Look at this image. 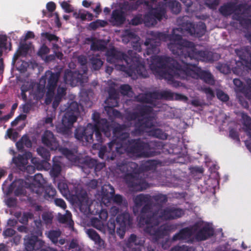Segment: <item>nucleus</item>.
Listing matches in <instances>:
<instances>
[{
    "instance_id": "55",
    "label": "nucleus",
    "mask_w": 251,
    "mask_h": 251,
    "mask_svg": "<svg viewBox=\"0 0 251 251\" xmlns=\"http://www.w3.org/2000/svg\"><path fill=\"white\" fill-rule=\"evenodd\" d=\"M93 133H95L96 140L97 141L98 144H101L103 142L102 135L101 132H103V130L100 127L98 128H93Z\"/></svg>"
},
{
    "instance_id": "51",
    "label": "nucleus",
    "mask_w": 251,
    "mask_h": 251,
    "mask_svg": "<svg viewBox=\"0 0 251 251\" xmlns=\"http://www.w3.org/2000/svg\"><path fill=\"white\" fill-rule=\"evenodd\" d=\"M91 224L94 227L100 231L103 230L104 228V222L97 218H94L91 219Z\"/></svg>"
},
{
    "instance_id": "4",
    "label": "nucleus",
    "mask_w": 251,
    "mask_h": 251,
    "mask_svg": "<svg viewBox=\"0 0 251 251\" xmlns=\"http://www.w3.org/2000/svg\"><path fill=\"white\" fill-rule=\"evenodd\" d=\"M149 67L153 73L174 83L175 77L180 78L184 63L181 64L169 56L152 55Z\"/></svg>"
},
{
    "instance_id": "14",
    "label": "nucleus",
    "mask_w": 251,
    "mask_h": 251,
    "mask_svg": "<svg viewBox=\"0 0 251 251\" xmlns=\"http://www.w3.org/2000/svg\"><path fill=\"white\" fill-rule=\"evenodd\" d=\"M125 126L124 125L119 124H113L108 122L104 129L103 132L105 136L107 137H110L112 131L113 137H115L118 141L124 140L129 138V134L127 132H123Z\"/></svg>"
},
{
    "instance_id": "48",
    "label": "nucleus",
    "mask_w": 251,
    "mask_h": 251,
    "mask_svg": "<svg viewBox=\"0 0 251 251\" xmlns=\"http://www.w3.org/2000/svg\"><path fill=\"white\" fill-rule=\"evenodd\" d=\"M57 150L70 160H73L75 157V155L71 150L68 149L67 148L60 147L59 146Z\"/></svg>"
},
{
    "instance_id": "57",
    "label": "nucleus",
    "mask_w": 251,
    "mask_h": 251,
    "mask_svg": "<svg viewBox=\"0 0 251 251\" xmlns=\"http://www.w3.org/2000/svg\"><path fill=\"white\" fill-rule=\"evenodd\" d=\"M152 111V107L147 105H143L139 109V112L142 116L151 113Z\"/></svg>"
},
{
    "instance_id": "35",
    "label": "nucleus",
    "mask_w": 251,
    "mask_h": 251,
    "mask_svg": "<svg viewBox=\"0 0 251 251\" xmlns=\"http://www.w3.org/2000/svg\"><path fill=\"white\" fill-rule=\"evenodd\" d=\"M79 113V107L78 103L75 101L72 102L66 109L64 115L68 114V116H73L75 118V121L77 119V115Z\"/></svg>"
},
{
    "instance_id": "44",
    "label": "nucleus",
    "mask_w": 251,
    "mask_h": 251,
    "mask_svg": "<svg viewBox=\"0 0 251 251\" xmlns=\"http://www.w3.org/2000/svg\"><path fill=\"white\" fill-rule=\"evenodd\" d=\"M137 236L134 234L130 235L128 239L127 243V247L125 249V251H131L132 250V248H134L136 246H140L139 244H137Z\"/></svg>"
},
{
    "instance_id": "43",
    "label": "nucleus",
    "mask_w": 251,
    "mask_h": 251,
    "mask_svg": "<svg viewBox=\"0 0 251 251\" xmlns=\"http://www.w3.org/2000/svg\"><path fill=\"white\" fill-rule=\"evenodd\" d=\"M38 154L42 157L43 160L47 162L50 160V154L49 151L43 147H39L37 149Z\"/></svg>"
},
{
    "instance_id": "38",
    "label": "nucleus",
    "mask_w": 251,
    "mask_h": 251,
    "mask_svg": "<svg viewBox=\"0 0 251 251\" xmlns=\"http://www.w3.org/2000/svg\"><path fill=\"white\" fill-rule=\"evenodd\" d=\"M107 48V43L103 40H98L92 43L90 49L93 51H104Z\"/></svg>"
},
{
    "instance_id": "26",
    "label": "nucleus",
    "mask_w": 251,
    "mask_h": 251,
    "mask_svg": "<svg viewBox=\"0 0 251 251\" xmlns=\"http://www.w3.org/2000/svg\"><path fill=\"white\" fill-rule=\"evenodd\" d=\"M195 238L199 241H204L212 237L214 233L213 228L208 225L205 226L200 230H197Z\"/></svg>"
},
{
    "instance_id": "59",
    "label": "nucleus",
    "mask_w": 251,
    "mask_h": 251,
    "mask_svg": "<svg viewBox=\"0 0 251 251\" xmlns=\"http://www.w3.org/2000/svg\"><path fill=\"white\" fill-rule=\"evenodd\" d=\"M108 97L107 100L108 101L112 99H119V94L117 90L113 87H110L108 90Z\"/></svg>"
},
{
    "instance_id": "11",
    "label": "nucleus",
    "mask_w": 251,
    "mask_h": 251,
    "mask_svg": "<svg viewBox=\"0 0 251 251\" xmlns=\"http://www.w3.org/2000/svg\"><path fill=\"white\" fill-rule=\"evenodd\" d=\"M60 77V72L54 73L50 70L46 71L41 78L46 81L47 92L45 102L47 105L51 103L52 101L54 91L57 87L58 81Z\"/></svg>"
},
{
    "instance_id": "24",
    "label": "nucleus",
    "mask_w": 251,
    "mask_h": 251,
    "mask_svg": "<svg viewBox=\"0 0 251 251\" xmlns=\"http://www.w3.org/2000/svg\"><path fill=\"white\" fill-rule=\"evenodd\" d=\"M233 82L237 90L243 93L248 99L251 100V78L246 80L247 85H244L243 82L239 78L234 79Z\"/></svg>"
},
{
    "instance_id": "40",
    "label": "nucleus",
    "mask_w": 251,
    "mask_h": 251,
    "mask_svg": "<svg viewBox=\"0 0 251 251\" xmlns=\"http://www.w3.org/2000/svg\"><path fill=\"white\" fill-rule=\"evenodd\" d=\"M237 55L240 59L246 62L251 60V52L247 48L241 49L240 50H236Z\"/></svg>"
},
{
    "instance_id": "7",
    "label": "nucleus",
    "mask_w": 251,
    "mask_h": 251,
    "mask_svg": "<svg viewBox=\"0 0 251 251\" xmlns=\"http://www.w3.org/2000/svg\"><path fill=\"white\" fill-rule=\"evenodd\" d=\"M184 67L180 79H189L190 78L201 79L209 84H213L214 79L212 74L208 71L196 68L197 64L193 62H184Z\"/></svg>"
},
{
    "instance_id": "50",
    "label": "nucleus",
    "mask_w": 251,
    "mask_h": 251,
    "mask_svg": "<svg viewBox=\"0 0 251 251\" xmlns=\"http://www.w3.org/2000/svg\"><path fill=\"white\" fill-rule=\"evenodd\" d=\"M46 88V81L44 78H40L37 85L36 93L40 97H43L45 94Z\"/></svg>"
},
{
    "instance_id": "33",
    "label": "nucleus",
    "mask_w": 251,
    "mask_h": 251,
    "mask_svg": "<svg viewBox=\"0 0 251 251\" xmlns=\"http://www.w3.org/2000/svg\"><path fill=\"white\" fill-rule=\"evenodd\" d=\"M12 162L16 167L21 171L25 169V166L28 163L27 158L21 154H18L17 156L13 157Z\"/></svg>"
},
{
    "instance_id": "56",
    "label": "nucleus",
    "mask_w": 251,
    "mask_h": 251,
    "mask_svg": "<svg viewBox=\"0 0 251 251\" xmlns=\"http://www.w3.org/2000/svg\"><path fill=\"white\" fill-rule=\"evenodd\" d=\"M120 92L124 96H129L132 93V88L129 84H123L120 87Z\"/></svg>"
},
{
    "instance_id": "15",
    "label": "nucleus",
    "mask_w": 251,
    "mask_h": 251,
    "mask_svg": "<svg viewBox=\"0 0 251 251\" xmlns=\"http://www.w3.org/2000/svg\"><path fill=\"white\" fill-rule=\"evenodd\" d=\"M185 62H189V61L194 60L197 63L199 60L206 62H212L214 61L213 53L212 52L208 51L198 50L196 48L194 43L193 47L190 50L186 59H184Z\"/></svg>"
},
{
    "instance_id": "37",
    "label": "nucleus",
    "mask_w": 251,
    "mask_h": 251,
    "mask_svg": "<svg viewBox=\"0 0 251 251\" xmlns=\"http://www.w3.org/2000/svg\"><path fill=\"white\" fill-rule=\"evenodd\" d=\"M155 93L156 94L155 96V100H174V93L170 91L164 90L161 91H154Z\"/></svg>"
},
{
    "instance_id": "9",
    "label": "nucleus",
    "mask_w": 251,
    "mask_h": 251,
    "mask_svg": "<svg viewBox=\"0 0 251 251\" xmlns=\"http://www.w3.org/2000/svg\"><path fill=\"white\" fill-rule=\"evenodd\" d=\"M126 139L124 140H113L108 144V147L102 146L99 152V156L101 159L107 161L113 160L116 158L117 155H121L125 152L127 153Z\"/></svg>"
},
{
    "instance_id": "8",
    "label": "nucleus",
    "mask_w": 251,
    "mask_h": 251,
    "mask_svg": "<svg viewBox=\"0 0 251 251\" xmlns=\"http://www.w3.org/2000/svg\"><path fill=\"white\" fill-rule=\"evenodd\" d=\"M142 0V4L148 10V12L145 15V23L148 25H154L157 21H160L166 13L165 5L162 2H158L155 7H153L154 0L151 1Z\"/></svg>"
},
{
    "instance_id": "6",
    "label": "nucleus",
    "mask_w": 251,
    "mask_h": 251,
    "mask_svg": "<svg viewBox=\"0 0 251 251\" xmlns=\"http://www.w3.org/2000/svg\"><path fill=\"white\" fill-rule=\"evenodd\" d=\"M126 149L128 155L137 158L151 157L160 154L149 143L141 138L126 139Z\"/></svg>"
},
{
    "instance_id": "20",
    "label": "nucleus",
    "mask_w": 251,
    "mask_h": 251,
    "mask_svg": "<svg viewBox=\"0 0 251 251\" xmlns=\"http://www.w3.org/2000/svg\"><path fill=\"white\" fill-rule=\"evenodd\" d=\"M184 214L183 210L179 208L167 207L161 210L157 217L158 220H170L181 217ZM160 221V220H159Z\"/></svg>"
},
{
    "instance_id": "12",
    "label": "nucleus",
    "mask_w": 251,
    "mask_h": 251,
    "mask_svg": "<svg viewBox=\"0 0 251 251\" xmlns=\"http://www.w3.org/2000/svg\"><path fill=\"white\" fill-rule=\"evenodd\" d=\"M138 218L140 226H146L144 228L145 232L151 236L155 241H157L159 239L163 238L170 230V226L167 224H163L158 226L160 223L157 225H155L152 222L147 224L142 223L140 221V215H139Z\"/></svg>"
},
{
    "instance_id": "3",
    "label": "nucleus",
    "mask_w": 251,
    "mask_h": 251,
    "mask_svg": "<svg viewBox=\"0 0 251 251\" xmlns=\"http://www.w3.org/2000/svg\"><path fill=\"white\" fill-rule=\"evenodd\" d=\"M153 201L159 205H162L167 201L168 198L165 195L162 194L152 196L150 194H140L134 198L133 212L134 214L136 213V210L138 211V209L143 206L139 213L141 223L147 224L152 222L155 225L160 223L157 217V211H152L153 206Z\"/></svg>"
},
{
    "instance_id": "42",
    "label": "nucleus",
    "mask_w": 251,
    "mask_h": 251,
    "mask_svg": "<svg viewBox=\"0 0 251 251\" xmlns=\"http://www.w3.org/2000/svg\"><path fill=\"white\" fill-rule=\"evenodd\" d=\"M53 165L51 169L50 170V175L51 176L55 178L59 176L61 172V166L60 162L59 161H56L55 158L53 159Z\"/></svg>"
},
{
    "instance_id": "21",
    "label": "nucleus",
    "mask_w": 251,
    "mask_h": 251,
    "mask_svg": "<svg viewBox=\"0 0 251 251\" xmlns=\"http://www.w3.org/2000/svg\"><path fill=\"white\" fill-rule=\"evenodd\" d=\"M75 118L73 116H68V114L64 115L62 119V123L56 126L57 132L64 135L68 136L71 133V129L75 123Z\"/></svg>"
},
{
    "instance_id": "41",
    "label": "nucleus",
    "mask_w": 251,
    "mask_h": 251,
    "mask_svg": "<svg viewBox=\"0 0 251 251\" xmlns=\"http://www.w3.org/2000/svg\"><path fill=\"white\" fill-rule=\"evenodd\" d=\"M235 12L233 13L232 16V19L239 22V24L243 26H248L251 25V19L249 18H245L242 16L243 15L241 13Z\"/></svg>"
},
{
    "instance_id": "46",
    "label": "nucleus",
    "mask_w": 251,
    "mask_h": 251,
    "mask_svg": "<svg viewBox=\"0 0 251 251\" xmlns=\"http://www.w3.org/2000/svg\"><path fill=\"white\" fill-rule=\"evenodd\" d=\"M168 6L172 12L175 14H178L181 11V5L176 0H170L168 2Z\"/></svg>"
},
{
    "instance_id": "34",
    "label": "nucleus",
    "mask_w": 251,
    "mask_h": 251,
    "mask_svg": "<svg viewBox=\"0 0 251 251\" xmlns=\"http://www.w3.org/2000/svg\"><path fill=\"white\" fill-rule=\"evenodd\" d=\"M108 187L110 190V191H108L104 187L101 188V201L104 203L109 202L115 193L114 189L112 186L109 185Z\"/></svg>"
},
{
    "instance_id": "45",
    "label": "nucleus",
    "mask_w": 251,
    "mask_h": 251,
    "mask_svg": "<svg viewBox=\"0 0 251 251\" xmlns=\"http://www.w3.org/2000/svg\"><path fill=\"white\" fill-rule=\"evenodd\" d=\"M150 135L155 138L165 140L168 137V135L160 128H155L150 131Z\"/></svg>"
},
{
    "instance_id": "36",
    "label": "nucleus",
    "mask_w": 251,
    "mask_h": 251,
    "mask_svg": "<svg viewBox=\"0 0 251 251\" xmlns=\"http://www.w3.org/2000/svg\"><path fill=\"white\" fill-rule=\"evenodd\" d=\"M87 234L89 237L93 240L95 243L101 247L104 244V241L101 239L100 235L94 229L90 228L87 230Z\"/></svg>"
},
{
    "instance_id": "58",
    "label": "nucleus",
    "mask_w": 251,
    "mask_h": 251,
    "mask_svg": "<svg viewBox=\"0 0 251 251\" xmlns=\"http://www.w3.org/2000/svg\"><path fill=\"white\" fill-rule=\"evenodd\" d=\"M108 231L109 234L113 235L115 232L116 224L115 221L113 218H110L107 223Z\"/></svg>"
},
{
    "instance_id": "61",
    "label": "nucleus",
    "mask_w": 251,
    "mask_h": 251,
    "mask_svg": "<svg viewBox=\"0 0 251 251\" xmlns=\"http://www.w3.org/2000/svg\"><path fill=\"white\" fill-rule=\"evenodd\" d=\"M220 0H206L205 2V5L211 9H215L217 6L219 4Z\"/></svg>"
},
{
    "instance_id": "19",
    "label": "nucleus",
    "mask_w": 251,
    "mask_h": 251,
    "mask_svg": "<svg viewBox=\"0 0 251 251\" xmlns=\"http://www.w3.org/2000/svg\"><path fill=\"white\" fill-rule=\"evenodd\" d=\"M153 120L151 116L138 119L134 124V129L132 133L137 135L142 134L147 129L151 128L153 126Z\"/></svg>"
},
{
    "instance_id": "10",
    "label": "nucleus",
    "mask_w": 251,
    "mask_h": 251,
    "mask_svg": "<svg viewBox=\"0 0 251 251\" xmlns=\"http://www.w3.org/2000/svg\"><path fill=\"white\" fill-rule=\"evenodd\" d=\"M243 15L251 18V4L247 2L238 3L235 1H230L224 3L219 8L220 13L225 17L231 15L235 12L242 11Z\"/></svg>"
},
{
    "instance_id": "62",
    "label": "nucleus",
    "mask_w": 251,
    "mask_h": 251,
    "mask_svg": "<svg viewBox=\"0 0 251 251\" xmlns=\"http://www.w3.org/2000/svg\"><path fill=\"white\" fill-rule=\"evenodd\" d=\"M50 49L45 44H43L39 49L37 54L39 56H43L47 54L50 52Z\"/></svg>"
},
{
    "instance_id": "54",
    "label": "nucleus",
    "mask_w": 251,
    "mask_h": 251,
    "mask_svg": "<svg viewBox=\"0 0 251 251\" xmlns=\"http://www.w3.org/2000/svg\"><path fill=\"white\" fill-rule=\"evenodd\" d=\"M243 124L247 130L251 131V118L245 113H242Z\"/></svg>"
},
{
    "instance_id": "31",
    "label": "nucleus",
    "mask_w": 251,
    "mask_h": 251,
    "mask_svg": "<svg viewBox=\"0 0 251 251\" xmlns=\"http://www.w3.org/2000/svg\"><path fill=\"white\" fill-rule=\"evenodd\" d=\"M116 221L118 225H122L127 227H130L132 224V217L127 212L119 214L116 217Z\"/></svg>"
},
{
    "instance_id": "2",
    "label": "nucleus",
    "mask_w": 251,
    "mask_h": 251,
    "mask_svg": "<svg viewBox=\"0 0 251 251\" xmlns=\"http://www.w3.org/2000/svg\"><path fill=\"white\" fill-rule=\"evenodd\" d=\"M128 54L117 50L113 48L106 52L107 61L113 64L117 70L125 72L129 76H139L143 78L149 76L145 65L141 61L142 58L136 53L129 50Z\"/></svg>"
},
{
    "instance_id": "47",
    "label": "nucleus",
    "mask_w": 251,
    "mask_h": 251,
    "mask_svg": "<svg viewBox=\"0 0 251 251\" xmlns=\"http://www.w3.org/2000/svg\"><path fill=\"white\" fill-rule=\"evenodd\" d=\"M56 190L52 186H47L45 189V198L47 200H51L56 195Z\"/></svg>"
},
{
    "instance_id": "17",
    "label": "nucleus",
    "mask_w": 251,
    "mask_h": 251,
    "mask_svg": "<svg viewBox=\"0 0 251 251\" xmlns=\"http://www.w3.org/2000/svg\"><path fill=\"white\" fill-rule=\"evenodd\" d=\"M182 28L190 35L198 37L202 36L206 31V25L203 22H199L197 25L191 22L183 23Z\"/></svg>"
},
{
    "instance_id": "28",
    "label": "nucleus",
    "mask_w": 251,
    "mask_h": 251,
    "mask_svg": "<svg viewBox=\"0 0 251 251\" xmlns=\"http://www.w3.org/2000/svg\"><path fill=\"white\" fill-rule=\"evenodd\" d=\"M25 183L23 180L19 179L16 181H13L8 188V193H11L14 191L16 196H20L24 194L25 189L23 184Z\"/></svg>"
},
{
    "instance_id": "22",
    "label": "nucleus",
    "mask_w": 251,
    "mask_h": 251,
    "mask_svg": "<svg viewBox=\"0 0 251 251\" xmlns=\"http://www.w3.org/2000/svg\"><path fill=\"white\" fill-rule=\"evenodd\" d=\"M199 227L200 223H196L192 227L183 228L178 232L174 235L172 240L175 241L189 238L193 234L194 232L198 230Z\"/></svg>"
},
{
    "instance_id": "13",
    "label": "nucleus",
    "mask_w": 251,
    "mask_h": 251,
    "mask_svg": "<svg viewBox=\"0 0 251 251\" xmlns=\"http://www.w3.org/2000/svg\"><path fill=\"white\" fill-rule=\"evenodd\" d=\"M42 235L41 225H36L32 232L30 235H26L24 238V245L26 251L39 250L44 246L45 242L39 238Z\"/></svg>"
},
{
    "instance_id": "1",
    "label": "nucleus",
    "mask_w": 251,
    "mask_h": 251,
    "mask_svg": "<svg viewBox=\"0 0 251 251\" xmlns=\"http://www.w3.org/2000/svg\"><path fill=\"white\" fill-rule=\"evenodd\" d=\"M151 38L146 39L145 45L147 46L146 53L148 55L155 54L159 51L158 47L161 41H170L168 44V49L173 54L178 56L181 63L185 62L187 54L193 47L194 43L183 39L181 35L173 33L171 34L158 31H151Z\"/></svg>"
},
{
    "instance_id": "16",
    "label": "nucleus",
    "mask_w": 251,
    "mask_h": 251,
    "mask_svg": "<svg viewBox=\"0 0 251 251\" xmlns=\"http://www.w3.org/2000/svg\"><path fill=\"white\" fill-rule=\"evenodd\" d=\"M75 137L83 145L91 144L94 141L93 128L88 125L86 127L78 126L75 130Z\"/></svg>"
},
{
    "instance_id": "27",
    "label": "nucleus",
    "mask_w": 251,
    "mask_h": 251,
    "mask_svg": "<svg viewBox=\"0 0 251 251\" xmlns=\"http://www.w3.org/2000/svg\"><path fill=\"white\" fill-rule=\"evenodd\" d=\"M155 96H156V94L154 91L139 94L136 99L138 102L150 104L153 106H155L156 104L154 101V100H155Z\"/></svg>"
},
{
    "instance_id": "53",
    "label": "nucleus",
    "mask_w": 251,
    "mask_h": 251,
    "mask_svg": "<svg viewBox=\"0 0 251 251\" xmlns=\"http://www.w3.org/2000/svg\"><path fill=\"white\" fill-rule=\"evenodd\" d=\"M61 233L59 231L50 230L48 234V237L55 244L57 243L58 237L60 236Z\"/></svg>"
},
{
    "instance_id": "25",
    "label": "nucleus",
    "mask_w": 251,
    "mask_h": 251,
    "mask_svg": "<svg viewBox=\"0 0 251 251\" xmlns=\"http://www.w3.org/2000/svg\"><path fill=\"white\" fill-rule=\"evenodd\" d=\"M126 20L125 12L119 9L113 10L109 20L110 23L114 26H120Z\"/></svg>"
},
{
    "instance_id": "63",
    "label": "nucleus",
    "mask_w": 251,
    "mask_h": 251,
    "mask_svg": "<svg viewBox=\"0 0 251 251\" xmlns=\"http://www.w3.org/2000/svg\"><path fill=\"white\" fill-rule=\"evenodd\" d=\"M58 188L62 194H67L69 192L67 184L63 181L58 182Z\"/></svg>"
},
{
    "instance_id": "49",
    "label": "nucleus",
    "mask_w": 251,
    "mask_h": 251,
    "mask_svg": "<svg viewBox=\"0 0 251 251\" xmlns=\"http://www.w3.org/2000/svg\"><path fill=\"white\" fill-rule=\"evenodd\" d=\"M107 24V22L104 20H97L90 23L89 26L91 29L95 30L100 27H105Z\"/></svg>"
},
{
    "instance_id": "32",
    "label": "nucleus",
    "mask_w": 251,
    "mask_h": 251,
    "mask_svg": "<svg viewBox=\"0 0 251 251\" xmlns=\"http://www.w3.org/2000/svg\"><path fill=\"white\" fill-rule=\"evenodd\" d=\"M66 95V88L59 86L57 88L56 95L53 97L54 100L52 102V107L56 109L59 105L62 98Z\"/></svg>"
},
{
    "instance_id": "18",
    "label": "nucleus",
    "mask_w": 251,
    "mask_h": 251,
    "mask_svg": "<svg viewBox=\"0 0 251 251\" xmlns=\"http://www.w3.org/2000/svg\"><path fill=\"white\" fill-rule=\"evenodd\" d=\"M63 79L66 84L75 86L78 83L80 84L83 83L85 76L77 71H72L67 69L65 71Z\"/></svg>"
},
{
    "instance_id": "52",
    "label": "nucleus",
    "mask_w": 251,
    "mask_h": 251,
    "mask_svg": "<svg viewBox=\"0 0 251 251\" xmlns=\"http://www.w3.org/2000/svg\"><path fill=\"white\" fill-rule=\"evenodd\" d=\"M90 61L92 67L95 70H99L103 65V62L100 58L92 57Z\"/></svg>"
},
{
    "instance_id": "60",
    "label": "nucleus",
    "mask_w": 251,
    "mask_h": 251,
    "mask_svg": "<svg viewBox=\"0 0 251 251\" xmlns=\"http://www.w3.org/2000/svg\"><path fill=\"white\" fill-rule=\"evenodd\" d=\"M42 37H45L50 42L51 41H58L59 37L54 34L50 33V32H45L41 33Z\"/></svg>"
},
{
    "instance_id": "30",
    "label": "nucleus",
    "mask_w": 251,
    "mask_h": 251,
    "mask_svg": "<svg viewBox=\"0 0 251 251\" xmlns=\"http://www.w3.org/2000/svg\"><path fill=\"white\" fill-rule=\"evenodd\" d=\"M92 119L95 124L94 125L91 123L87 124L89 127H92V128L100 127L103 130L108 122L105 118H100V113L97 111L93 112L92 114Z\"/></svg>"
},
{
    "instance_id": "29",
    "label": "nucleus",
    "mask_w": 251,
    "mask_h": 251,
    "mask_svg": "<svg viewBox=\"0 0 251 251\" xmlns=\"http://www.w3.org/2000/svg\"><path fill=\"white\" fill-rule=\"evenodd\" d=\"M43 176L41 174H36L33 177L32 183L29 184V188L33 192L37 194L40 193V189L43 187Z\"/></svg>"
},
{
    "instance_id": "39",
    "label": "nucleus",
    "mask_w": 251,
    "mask_h": 251,
    "mask_svg": "<svg viewBox=\"0 0 251 251\" xmlns=\"http://www.w3.org/2000/svg\"><path fill=\"white\" fill-rule=\"evenodd\" d=\"M142 4V0H137L134 3H129L128 2H125L122 4L121 9L126 11H132L137 10L139 6Z\"/></svg>"
},
{
    "instance_id": "5",
    "label": "nucleus",
    "mask_w": 251,
    "mask_h": 251,
    "mask_svg": "<svg viewBox=\"0 0 251 251\" xmlns=\"http://www.w3.org/2000/svg\"><path fill=\"white\" fill-rule=\"evenodd\" d=\"M118 169L125 173L123 179L127 187L133 191H142L149 187L148 183L142 178L138 165L124 159L116 164Z\"/></svg>"
},
{
    "instance_id": "23",
    "label": "nucleus",
    "mask_w": 251,
    "mask_h": 251,
    "mask_svg": "<svg viewBox=\"0 0 251 251\" xmlns=\"http://www.w3.org/2000/svg\"><path fill=\"white\" fill-rule=\"evenodd\" d=\"M42 142L50 150L56 151L59 148V142L53 133L50 130H46L42 136Z\"/></svg>"
},
{
    "instance_id": "64",
    "label": "nucleus",
    "mask_w": 251,
    "mask_h": 251,
    "mask_svg": "<svg viewBox=\"0 0 251 251\" xmlns=\"http://www.w3.org/2000/svg\"><path fill=\"white\" fill-rule=\"evenodd\" d=\"M29 50V46L26 43H24V44H22L20 45L18 51L19 52H21V54L22 55H25L27 53Z\"/></svg>"
}]
</instances>
